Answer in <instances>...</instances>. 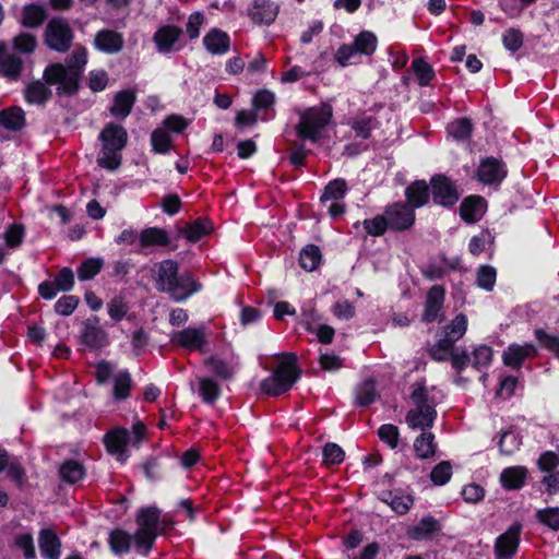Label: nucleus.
Returning <instances> with one entry per match:
<instances>
[{
  "label": "nucleus",
  "mask_w": 559,
  "mask_h": 559,
  "mask_svg": "<svg viewBox=\"0 0 559 559\" xmlns=\"http://www.w3.org/2000/svg\"><path fill=\"white\" fill-rule=\"evenodd\" d=\"M281 358L282 360L272 374L260 382V391L270 397L287 393L301 378V369L296 354L283 353Z\"/></svg>",
  "instance_id": "1"
},
{
  "label": "nucleus",
  "mask_w": 559,
  "mask_h": 559,
  "mask_svg": "<svg viewBox=\"0 0 559 559\" xmlns=\"http://www.w3.org/2000/svg\"><path fill=\"white\" fill-rule=\"evenodd\" d=\"M127 129L116 122H108L99 132L98 140L102 143V152L97 157L99 167L106 170H117L122 163L121 151L128 144Z\"/></svg>",
  "instance_id": "2"
},
{
  "label": "nucleus",
  "mask_w": 559,
  "mask_h": 559,
  "mask_svg": "<svg viewBox=\"0 0 559 559\" xmlns=\"http://www.w3.org/2000/svg\"><path fill=\"white\" fill-rule=\"evenodd\" d=\"M332 119L333 107L330 103L308 107L299 112V121L295 127L296 134L300 140L318 143Z\"/></svg>",
  "instance_id": "3"
},
{
  "label": "nucleus",
  "mask_w": 559,
  "mask_h": 559,
  "mask_svg": "<svg viewBox=\"0 0 559 559\" xmlns=\"http://www.w3.org/2000/svg\"><path fill=\"white\" fill-rule=\"evenodd\" d=\"M411 400L416 408L406 413L405 421L411 429H421L424 431L433 427L438 413L437 403L428 393L425 383H417V386L411 393Z\"/></svg>",
  "instance_id": "4"
},
{
  "label": "nucleus",
  "mask_w": 559,
  "mask_h": 559,
  "mask_svg": "<svg viewBox=\"0 0 559 559\" xmlns=\"http://www.w3.org/2000/svg\"><path fill=\"white\" fill-rule=\"evenodd\" d=\"M160 510L155 506L142 507L135 518L138 530L134 533L135 549L144 556L153 549L160 525Z\"/></svg>",
  "instance_id": "5"
},
{
  "label": "nucleus",
  "mask_w": 559,
  "mask_h": 559,
  "mask_svg": "<svg viewBox=\"0 0 559 559\" xmlns=\"http://www.w3.org/2000/svg\"><path fill=\"white\" fill-rule=\"evenodd\" d=\"M81 74L78 71L69 70L62 63H52L45 68L44 80L48 85L57 84V94L74 96L80 90Z\"/></svg>",
  "instance_id": "6"
},
{
  "label": "nucleus",
  "mask_w": 559,
  "mask_h": 559,
  "mask_svg": "<svg viewBox=\"0 0 559 559\" xmlns=\"http://www.w3.org/2000/svg\"><path fill=\"white\" fill-rule=\"evenodd\" d=\"M74 32L63 17H52L44 32L45 45L57 52H67L73 43Z\"/></svg>",
  "instance_id": "7"
},
{
  "label": "nucleus",
  "mask_w": 559,
  "mask_h": 559,
  "mask_svg": "<svg viewBox=\"0 0 559 559\" xmlns=\"http://www.w3.org/2000/svg\"><path fill=\"white\" fill-rule=\"evenodd\" d=\"M430 193L433 204L452 209L460 200L461 193L456 183L445 174H435L430 177Z\"/></svg>",
  "instance_id": "8"
},
{
  "label": "nucleus",
  "mask_w": 559,
  "mask_h": 559,
  "mask_svg": "<svg viewBox=\"0 0 559 559\" xmlns=\"http://www.w3.org/2000/svg\"><path fill=\"white\" fill-rule=\"evenodd\" d=\"M384 216L391 231L409 230L416 222V212L403 201H396L384 207Z\"/></svg>",
  "instance_id": "9"
},
{
  "label": "nucleus",
  "mask_w": 559,
  "mask_h": 559,
  "mask_svg": "<svg viewBox=\"0 0 559 559\" xmlns=\"http://www.w3.org/2000/svg\"><path fill=\"white\" fill-rule=\"evenodd\" d=\"M507 176V165L493 156L481 158L475 170V178L489 187H499Z\"/></svg>",
  "instance_id": "10"
},
{
  "label": "nucleus",
  "mask_w": 559,
  "mask_h": 559,
  "mask_svg": "<svg viewBox=\"0 0 559 559\" xmlns=\"http://www.w3.org/2000/svg\"><path fill=\"white\" fill-rule=\"evenodd\" d=\"M523 525L520 522L511 524L500 534L493 545L495 559H513L518 554Z\"/></svg>",
  "instance_id": "11"
},
{
  "label": "nucleus",
  "mask_w": 559,
  "mask_h": 559,
  "mask_svg": "<svg viewBox=\"0 0 559 559\" xmlns=\"http://www.w3.org/2000/svg\"><path fill=\"white\" fill-rule=\"evenodd\" d=\"M131 432L124 427L108 430L103 437V443L108 454L120 463L127 462L130 456L128 444H131Z\"/></svg>",
  "instance_id": "12"
},
{
  "label": "nucleus",
  "mask_w": 559,
  "mask_h": 559,
  "mask_svg": "<svg viewBox=\"0 0 559 559\" xmlns=\"http://www.w3.org/2000/svg\"><path fill=\"white\" fill-rule=\"evenodd\" d=\"M74 284L73 271L64 266L56 274L53 281H44L38 285V294L45 300H52L59 292H71Z\"/></svg>",
  "instance_id": "13"
},
{
  "label": "nucleus",
  "mask_w": 559,
  "mask_h": 559,
  "mask_svg": "<svg viewBox=\"0 0 559 559\" xmlns=\"http://www.w3.org/2000/svg\"><path fill=\"white\" fill-rule=\"evenodd\" d=\"M183 31L175 24H165L159 26L154 35L153 43L159 53L168 55L182 49L183 45H179V39Z\"/></svg>",
  "instance_id": "14"
},
{
  "label": "nucleus",
  "mask_w": 559,
  "mask_h": 559,
  "mask_svg": "<svg viewBox=\"0 0 559 559\" xmlns=\"http://www.w3.org/2000/svg\"><path fill=\"white\" fill-rule=\"evenodd\" d=\"M202 289V284L198 282L190 271L179 273L176 281L170 286L163 287V292L169 294V296L177 302H183L193 294L199 293Z\"/></svg>",
  "instance_id": "15"
},
{
  "label": "nucleus",
  "mask_w": 559,
  "mask_h": 559,
  "mask_svg": "<svg viewBox=\"0 0 559 559\" xmlns=\"http://www.w3.org/2000/svg\"><path fill=\"white\" fill-rule=\"evenodd\" d=\"M280 5L272 0H252L247 14L255 25L270 26L278 15Z\"/></svg>",
  "instance_id": "16"
},
{
  "label": "nucleus",
  "mask_w": 559,
  "mask_h": 559,
  "mask_svg": "<svg viewBox=\"0 0 559 559\" xmlns=\"http://www.w3.org/2000/svg\"><path fill=\"white\" fill-rule=\"evenodd\" d=\"M537 355V348L532 343H511L502 353V362L511 369L520 370L527 358H535Z\"/></svg>",
  "instance_id": "17"
},
{
  "label": "nucleus",
  "mask_w": 559,
  "mask_h": 559,
  "mask_svg": "<svg viewBox=\"0 0 559 559\" xmlns=\"http://www.w3.org/2000/svg\"><path fill=\"white\" fill-rule=\"evenodd\" d=\"M488 207L487 200L478 194L465 197L459 209L461 219L466 224H475L483 218Z\"/></svg>",
  "instance_id": "18"
},
{
  "label": "nucleus",
  "mask_w": 559,
  "mask_h": 559,
  "mask_svg": "<svg viewBox=\"0 0 559 559\" xmlns=\"http://www.w3.org/2000/svg\"><path fill=\"white\" fill-rule=\"evenodd\" d=\"M405 201L414 211L426 206L431 199L430 181L417 179L412 181L404 190Z\"/></svg>",
  "instance_id": "19"
},
{
  "label": "nucleus",
  "mask_w": 559,
  "mask_h": 559,
  "mask_svg": "<svg viewBox=\"0 0 559 559\" xmlns=\"http://www.w3.org/2000/svg\"><path fill=\"white\" fill-rule=\"evenodd\" d=\"M93 46L103 53L115 55L122 50L124 39L121 33L103 28L95 34Z\"/></svg>",
  "instance_id": "20"
},
{
  "label": "nucleus",
  "mask_w": 559,
  "mask_h": 559,
  "mask_svg": "<svg viewBox=\"0 0 559 559\" xmlns=\"http://www.w3.org/2000/svg\"><path fill=\"white\" fill-rule=\"evenodd\" d=\"M442 530V525L432 515H426L406 531L407 537L412 540L424 542L433 539Z\"/></svg>",
  "instance_id": "21"
},
{
  "label": "nucleus",
  "mask_w": 559,
  "mask_h": 559,
  "mask_svg": "<svg viewBox=\"0 0 559 559\" xmlns=\"http://www.w3.org/2000/svg\"><path fill=\"white\" fill-rule=\"evenodd\" d=\"M444 297L445 289L443 286L433 285L429 288L421 316L423 322L432 323L438 320V317L443 308Z\"/></svg>",
  "instance_id": "22"
},
{
  "label": "nucleus",
  "mask_w": 559,
  "mask_h": 559,
  "mask_svg": "<svg viewBox=\"0 0 559 559\" xmlns=\"http://www.w3.org/2000/svg\"><path fill=\"white\" fill-rule=\"evenodd\" d=\"M202 41L204 48L213 56L226 55L230 49V36L217 27L211 28Z\"/></svg>",
  "instance_id": "23"
},
{
  "label": "nucleus",
  "mask_w": 559,
  "mask_h": 559,
  "mask_svg": "<svg viewBox=\"0 0 559 559\" xmlns=\"http://www.w3.org/2000/svg\"><path fill=\"white\" fill-rule=\"evenodd\" d=\"M528 477V469L523 465L509 466L500 473L499 481L503 489L516 491L522 489Z\"/></svg>",
  "instance_id": "24"
},
{
  "label": "nucleus",
  "mask_w": 559,
  "mask_h": 559,
  "mask_svg": "<svg viewBox=\"0 0 559 559\" xmlns=\"http://www.w3.org/2000/svg\"><path fill=\"white\" fill-rule=\"evenodd\" d=\"M38 547L45 559H60L62 543L51 528H41L38 534Z\"/></svg>",
  "instance_id": "25"
},
{
  "label": "nucleus",
  "mask_w": 559,
  "mask_h": 559,
  "mask_svg": "<svg viewBox=\"0 0 559 559\" xmlns=\"http://www.w3.org/2000/svg\"><path fill=\"white\" fill-rule=\"evenodd\" d=\"M171 343L189 350H197L203 347V345L206 343V340L202 330L195 328H186L174 333L171 336Z\"/></svg>",
  "instance_id": "26"
},
{
  "label": "nucleus",
  "mask_w": 559,
  "mask_h": 559,
  "mask_svg": "<svg viewBox=\"0 0 559 559\" xmlns=\"http://www.w3.org/2000/svg\"><path fill=\"white\" fill-rule=\"evenodd\" d=\"M213 223L209 217L200 216L179 229V236L185 237L189 242L195 243L213 231Z\"/></svg>",
  "instance_id": "27"
},
{
  "label": "nucleus",
  "mask_w": 559,
  "mask_h": 559,
  "mask_svg": "<svg viewBox=\"0 0 559 559\" xmlns=\"http://www.w3.org/2000/svg\"><path fill=\"white\" fill-rule=\"evenodd\" d=\"M135 102L136 94L133 90H121L115 95L109 112L115 118L124 120L131 114Z\"/></svg>",
  "instance_id": "28"
},
{
  "label": "nucleus",
  "mask_w": 559,
  "mask_h": 559,
  "mask_svg": "<svg viewBox=\"0 0 559 559\" xmlns=\"http://www.w3.org/2000/svg\"><path fill=\"white\" fill-rule=\"evenodd\" d=\"M140 247L142 249L150 247H170L171 250L177 249V245H171L168 233L159 227H146L139 236Z\"/></svg>",
  "instance_id": "29"
},
{
  "label": "nucleus",
  "mask_w": 559,
  "mask_h": 559,
  "mask_svg": "<svg viewBox=\"0 0 559 559\" xmlns=\"http://www.w3.org/2000/svg\"><path fill=\"white\" fill-rule=\"evenodd\" d=\"M0 126L8 131L21 132L26 127L24 109L20 106H10L0 110Z\"/></svg>",
  "instance_id": "30"
},
{
  "label": "nucleus",
  "mask_w": 559,
  "mask_h": 559,
  "mask_svg": "<svg viewBox=\"0 0 559 559\" xmlns=\"http://www.w3.org/2000/svg\"><path fill=\"white\" fill-rule=\"evenodd\" d=\"M47 17L48 12L43 4L27 3L22 8L20 24L25 28H38Z\"/></svg>",
  "instance_id": "31"
},
{
  "label": "nucleus",
  "mask_w": 559,
  "mask_h": 559,
  "mask_svg": "<svg viewBox=\"0 0 559 559\" xmlns=\"http://www.w3.org/2000/svg\"><path fill=\"white\" fill-rule=\"evenodd\" d=\"M86 475L84 464L78 460L68 459L59 467V477L63 483L74 485Z\"/></svg>",
  "instance_id": "32"
},
{
  "label": "nucleus",
  "mask_w": 559,
  "mask_h": 559,
  "mask_svg": "<svg viewBox=\"0 0 559 559\" xmlns=\"http://www.w3.org/2000/svg\"><path fill=\"white\" fill-rule=\"evenodd\" d=\"M156 287L163 292V287H168L177 280L179 275V264L177 261L171 259L163 260L157 264L156 271Z\"/></svg>",
  "instance_id": "33"
},
{
  "label": "nucleus",
  "mask_w": 559,
  "mask_h": 559,
  "mask_svg": "<svg viewBox=\"0 0 559 559\" xmlns=\"http://www.w3.org/2000/svg\"><path fill=\"white\" fill-rule=\"evenodd\" d=\"M348 126L355 132L356 138L368 140L371 138L372 131L378 128L379 121L374 116L361 114L352 118Z\"/></svg>",
  "instance_id": "34"
},
{
  "label": "nucleus",
  "mask_w": 559,
  "mask_h": 559,
  "mask_svg": "<svg viewBox=\"0 0 559 559\" xmlns=\"http://www.w3.org/2000/svg\"><path fill=\"white\" fill-rule=\"evenodd\" d=\"M80 342L92 350H98L109 344L108 333L104 329L87 325L81 330Z\"/></svg>",
  "instance_id": "35"
},
{
  "label": "nucleus",
  "mask_w": 559,
  "mask_h": 559,
  "mask_svg": "<svg viewBox=\"0 0 559 559\" xmlns=\"http://www.w3.org/2000/svg\"><path fill=\"white\" fill-rule=\"evenodd\" d=\"M415 455L419 460H429L436 455L437 443L435 441V433L431 431H424L414 440Z\"/></svg>",
  "instance_id": "36"
},
{
  "label": "nucleus",
  "mask_w": 559,
  "mask_h": 559,
  "mask_svg": "<svg viewBox=\"0 0 559 559\" xmlns=\"http://www.w3.org/2000/svg\"><path fill=\"white\" fill-rule=\"evenodd\" d=\"M134 535L129 534L122 528H115L109 533L108 544L112 554L117 556L126 555L131 549V542Z\"/></svg>",
  "instance_id": "37"
},
{
  "label": "nucleus",
  "mask_w": 559,
  "mask_h": 559,
  "mask_svg": "<svg viewBox=\"0 0 559 559\" xmlns=\"http://www.w3.org/2000/svg\"><path fill=\"white\" fill-rule=\"evenodd\" d=\"M51 96V90L39 80L28 83L24 91V98L28 104L44 105Z\"/></svg>",
  "instance_id": "38"
},
{
  "label": "nucleus",
  "mask_w": 559,
  "mask_h": 559,
  "mask_svg": "<svg viewBox=\"0 0 559 559\" xmlns=\"http://www.w3.org/2000/svg\"><path fill=\"white\" fill-rule=\"evenodd\" d=\"M474 131L473 120L468 117H461L452 120L447 126V132L455 141H468Z\"/></svg>",
  "instance_id": "39"
},
{
  "label": "nucleus",
  "mask_w": 559,
  "mask_h": 559,
  "mask_svg": "<svg viewBox=\"0 0 559 559\" xmlns=\"http://www.w3.org/2000/svg\"><path fill=\"white\" fill-rule=\"evenodd\" d=\"M379 394L376 389V382L372 378H369L361 382L356 388L355 404L360 407H368L373 404Z\"/></svg>",
  "instance_id": "40"
},
{
  "label": "nucleus",
  "mask_w": 559,
  "mask_h": 559,
  "mask_svg": "<svg viewBox=\"0 0 559 559\" xmlns=\"http://www.w3.org/2000/svg\"><path fill=\"white\" fill-rule=\"evenodd\" d=\"M133 380L128 370L119 371L114 378L112 397L118 401H126L130 397Z\"/></svg>",
  "instance_id": "41"
},
{
  "label": "nucleus",
  "mask_w": 559,
  "mask_h": 559,
  "mask_svg": "<svg viewBox=\"0 0 559 559\" xmlns=\"http://www.w3.org/2000/svg\"><path fill=\"white\" fill-rule=\"evenodd\" d=\"M322 261V253L319 246L309 243L304 247L299 253V265L307 272H312L319 267Z\"/></svg>",
  "instance_id": "42"
},
{
  "label": "nucleus",
  "mask_w": 559,
  "mask_h": 559,
  "mask_svg": "<svg viewBox=\"0 0 559 559\" xmlns=\"http://www.w3.org/2000/svg\"><path fill=\"white\" fill-rule=\"evenodd\" d=\"M454 349V340L443 336L428 348V355L435 361L445 362L450 360V357L453 355Z\"/></svg>",
  "instance_id": "43"
},
{
  "label": "nucleus",
  "mask_w": 559,
  "mask_h": 559,
  "mask_svg": "<svg viewBox=\"0 0 559 559\" xmlns=\"http://www.w3.org/2000/svg\"><path fill=\"white\" fill-rule=\"evenodd\" d=\"M348 191L347 182L344 178H335L326 183L320 197V202L324 204L329 200L340 201L345 198Z\"/></svg>",
  "instance_id": "44"
},
{
  "label": "nucleus",
  "mask_w": 559,
  "mask_h": 559,
  "mask_svg": "<svg viewBox=\"0 0 559 559\" xmlns=\"http://www.w3.org/2000/svg\"><path fill=\"white\" fill-rule=\"evenodd\" d=\"M412 69L419 86H428L436 79L432 66L423 58H415L412 61Z\"/></svg>",
  "instance_id": "45"
},
{
  "label": "nucleus",
  "mask_w": 559,
  "mask_h": 559,
  "mask_svg": "<svg viewBox=\"0 0 559 559\" xmlns=\"http://www.w3.org/2000/svg\"><path fill=\"white\" fill-rule=\"evenodd\" d=\"M353 45L358 53L371 56L378 47V38L370 31H361L353 41Z\"/></svg>",
  "instance_id": "46"
},
{
  "label": "nucleus",
  "mask_w": 559,
  "mask_h": 559,
  "mask_svg": "<svg viewBox=\"0 0 559 559\" xmlns=\"http://www.w3.org/2000/svg\"><path fill=\"white\" fill-rule=\"evenodd\" d=\"M199 394L205 404L213 405L219 399L222 390L213 378H201L199 380Z\"/></svg>",
  "instance_id": "47"
},
{
  "label": "nucleus",
  "mask_w": 559,
  "mask_h": 559,
  "mask_svg": "<svg viewBox=\"0 0 559 559\" xmlns=\"http://www.w3.org/2000/svg\"><path fill=\"white\" fill-rule=\"evenodd\" d=\"M104 265L102 258H88L81 262L76 269L78 278L82 282L93 280L100 273Z\"/></svg>",
  "instance_id": "48"
},
{
  "label": "nucleus",
  "mask_w": 559,
  "mask_h": 559,
  "mask_svg": "<svg viewBox=\"0 0 559 559\" xmlns=\"http://www.w3.org/2000/svg\"><path fill=\"white\" fill-rule=\"evenodd\" d=\"M537 523L554 531H559V507L538 509L534 515Z\"/></svg>",
  "instance_id": "49"
},
{
  "label": "nucleus",
  "mask_w": 559,
  "mask_h": 559,
  "mask_svg": "<svg viewBox=\"0 0 559 559\" xmlns=\"http://www.w3.org/2000/svg\"><path fill=\"white\" fill-rule=\"evenodd\" d=\"M23 69V61L15 55H9L0 59V72L3 76L16 81Z\"/></svg>",
  "instance_id": "50"
},
{
  "label": "nucleus",
  "mask_w": 559,
  "mask_h": 559,
  "mask_svg": "<svg viewBox=\"0 0 559 559\" xmlns=\"http://www.w3.org/2000/svg\"><path fill=\"white\" fill-rule=\"evenodd\" d=\"M534 336L542 348L551 353L559 360V336L550 334L542 328L534 330Z\"/></svg>",
  "instance_id": "51"
},
{
  "label": "nucleus",
  "mask_w": 559,
  "mask_h": 559,
  "mask_svg": "<svg viewBox=\"0 0 559 559\" xmlns=\"http://www.w3.org/2000/svg\"><path fill=\"white\" fill-rule=\"evenodd\" d=\"M345 460V451L335 442H328L322 448V464L324 466L340 465Z\"/></svg>",
  "instance_id": "52"
},
{
  "label": "nucleus",
  "mask_w": 559,
  "mask_h": 559,
  "mask_svg": "<svg viewBox=\"0 0 559 559\" xmlns=\"http://www.w3.org/2000/svg\"><path fill=\"white\" fill-rule=\"evenodd\" d=\"M151 145L154 153L167 154L173 145V140L165 129L157 128L151 133Z\"/></svg>",
  "instance_id": "53"
},
{
  "label": "nucleus",
  "mask_w": 559,
  "mask_h": 559,
  "mask_svg": "<svg viewBox=\"0 0 559 559\" xmlns=\"http://www.w3.org/2000/svg\"><path fill=\"white\" fill-rule=\"evenodd\" d=\"M493 358V350L490 346L481 344L474 348L472 353V367L478 371L489 367Z\"/></svg>",
  "instance_id": "54"
},
{
  "label": "nucleus",
  "mask_w": 559,
  "mask_h": 559,
  "mask_svg": "<svg viewBox=\"0 0 559 559\" xmlns=\"http://www.w3.org/2000/svg\"><path fill=\"white\" fill-rule=\"evenodd\" d=\"M443 331L444 336L454 340L456 343L467 331V317L464 313H459L448 325L443 328Z\"/></svg>",
  "instance_id": "55"
},
{
  "label": "nucleus",
  "mask_w": 559,
  "mask_h": 559,
  "mask_svg": "<svg viewBox=\"0 0 559 559\" xmlns=\"http://www.w3.org/2000/svg\"><path fill=\"white\" fill-rule=\"evenodd\" d=\"M502 45L510 53L520 50L524 43V35L520 28L510 27L502 33Z\"/></svg>",
  "instance_id": "56"
},
{
  "label": "nucleus",
  "mask_w": 559,
  "mask_h": 559,
  "mask_svg": "<svg viewBox=\"0 0 559 559\" xmlns=\"http://www.w3.org/2000/svg\"><path fill=\"white\" fill-rule=\"evenodd\" d=\"M377 435L390 449L394 450L399 447L401 433L396 425L383 424L378 428Z\"/></svg>",
  "instance_id": "57"
},
{
  "label": "nucleus",
  "mask_w": 559,
  "mask_h": 559,
  "mask_svg": "<svg viewBox=\"0 0 559 559\" xmlns=\"http://www.w3.org/2000/svg\"><path fill=\"white\" fill-rule=\"evenodd\" d=\"M12 47L20 53H33L37 47V38L31 33L22 32L14 36Z\"/></svg>",
  "instance_id": "58"
},
{
  "label": "nucleus",
  "mask_w": 559,
  "mask_h": 559,
  "mask_svg": "<svg viewBox=\"0 0 559 559\" xmlns=\"http://www.w3.org/2000/svg\"><path fill=\"white\" fill-rule=\"evenodd\" d=\"M362 227L367 235L373 236V237H380L383 236L386 230H390V227L388 225V219L383 214H379L374 216L373 218H366L362 221Z\"/></svg>",
  "instance_id": "59"
},
{
  "label": "nucleus",
  "mask_w": 559,
  "mask_h": 559,
  "mask_svg": "<svg viewBox=\"0 0 559 559\" xmlns=\"http://www.w3.org/2000/svg\"><path fill=\"white\" fill-rule=\"evenodd\" d=\"M205 366L211 368L212 372L223 379L230 380L234 376L233 367L224 359H221L215 356H210L204 361Z\"/></svg>",
  "instance_id": "60"
},
{
  "label": "nucleus",
  "mask_w": 559,
  "mask_h": 559,
  "mask_svg": "<svg viewBox=\"0 0 559 559\" xmlns=\"http://www.w3.org/2000/svg\"><path fill=\"white\" fill-rule=\"evenodd\" d=\"M430 480L436 486H444L452 477V465L450 461H441L430 472Z\"/></svg>",
  "instance_id": "61"
},
{
  "label": "nucleus",
  "mask_w": 559,
  "mask_h": 559,
  "mask_svg": "<svg viewBox=\"0 0 559 559\" xmlns=\"http://www.w3.org/2000/svg\"><path fill=\"white\" fill-rule=\"evenodd\" d=\"M25 237V227L22 224H11L3 233L5 246L10 249L21 247Z\"/></svg>",
  "instance_id": "62"
},
{
  "label": "nucleus",
  "mask_w": 559,
  "mask_h": 559,
  "mask_svg": "<svg viewBox=\"0 0 559 559\" xmlns=\"http://www.w3.org/2000/svg\"><path fill=\"white\" fill-rule=\"evenodd\" d=\"M497 280L496 269L491 265H480L477 270L476 274V283L477 286L485 289L486 292H491L495 287Z\"/></svg>",
  "instance_id": "63"
},
{
  "label": "nucleus",
  "mask_w": 559,
  "mask_h": 559,
  "mask_svg": "<svg viewBox=\"0 0 559 559\" xmlns=\"http://www.w3.org/2000/svg\"><path fill=\"white\" fill-rule=\"evenodd\" d=\"M107 311L115 322H119L127 316L129 305L123 296L116 295L107 302Z\"/></svg>",
  "instance_id": "64"
}]
</instances>
